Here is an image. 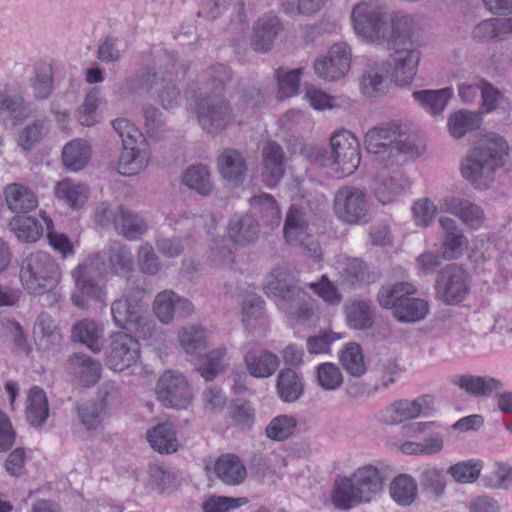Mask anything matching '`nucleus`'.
I'll return each mask as SVG.
<instances>
[{
	"mask_svg": "<svg viewBox=\"0 0 512 512\" xmlns=\"http://www.w3.org/2000/svg\"><path fill=\"white\" fill-rule=\"evenodd\" d=\"M365 149L382 165L373 180L372 190L382 204L394 201L411 185L408 176L394 159L399 155L419 156L425 150L424 141L415 130H367Z\"/></svg>",
	"mask_w": 512,
	"mask_h": 512,
	"instance_id": "1",
	"label": "nucleus"
},
{
	"mask_svg": "<svg viewBox=\"0 0 512 512\" xmlns=\"http://www.w3.org/2000/svg\"><path fill=\"white\" fill-rule=\"evenodd\" d=\"M508 151L507 141L498 134L481 135L461 163L462 177L477 190L489 188L496 171L504 166Z\"/></svg>",
	"mask_w": 512,
	"mask_h": 512,
	"instance_id": "2",
	"label": "nucleus"
},
{
	"mask_svg": "<svg viewBox=\"0 0 512 512\" xmlns=\"http://www.w3.org/2000/svg\"><path fill=\"white\" fill-rule=\"evenodd\" d=\"M178 75L177 57L173 52L163 51L156 58L155 66H148L135 77L127 79L120 88V95L127 96L139 90L150 91L163 83L158 100L164 108H173L179 103L180 92L174 83Z\"/></svg>",
	"mask_w": 512,
	"mask_h": 512,
	"instance_id": "3",
	"label": "nucleus"
},
{
	"mask_svg": "<svg viewBox=\"0 0 512 512\" xmlns=\"http://www.w3.org/2000/svg\"><path fill=\"white\" fill-rule=\"evenodd\" d=\"M209 76L212 80L211 86L214 95L205 90L196 96V113L199 124L223 127L242 125V121L238 119L242 114L241 107L233 109L225 99L216 95L222 91L225 82L231 78L229 68L219 64L211 69Z\"/></svg>",
	"mask_w": 512,
	"mask_h": 512,
	"instance_id": "4",
	"label": "nucleus"
},
{
	"mask_svg": "<svg viewBox=\"0 0 512 512\" xmlns=\"http://www.w3.org/2000/svg\"><path fill=\"white\" fill-rule=\"evenodd\" d=\"M265 294L273 298L276 305L288 317L308 320L312 316L310 296L297 284L293 274L285 268L277 267L267 275Z\"/></svg>",
	"mask_w": 512,
	"mask_h": 512,
	"instance_id": "5",
	"label": "nucleus"
},
{
	"mask_svg": "<svg viewBox=\"0 0 512 512\" xmlns=\"http://www.w3.org/2000/svg\"><path fill=\"white\" fill-rule=\"evenodd\" d=\"M382 488L383 477L380 471L372 465H365L357 468L350 477L335 481L332 502L335 507L348 510L372 501Z\"/></svg>",
	"mask_w": 512,
	"mask_h": 512,
	"instance_id": "6",
	"label": "nucleus"
},
{
	"mask_svg": "<svg viewBox=\"0 0 512 512\" xmlns=\"http://www.w3.org/2000/svg\"><path fill=\"white\" fill-rule=\"evenodd\" d=\"M19 276L30 294L45 295L49 305L59 301L54 289L60 281L61 271L48 253L36 251L29 254L21 263Z\"/></svg>",
	"mask_w": 512,
	"mask_h": 512,
	"instance_id": "7",
	"label": "nucleus"
},
{
	"mask_svg": "<svg viewBox=\"0 0 512 512\" xmlns=\"http://www.w3.org/2000/svg\"><path fill=\"white\" fill-rule=\"evenodd\" d=\"M29 120H32V124L26 128H41L47 122L46 117H38L37 106L27 101L22 92H0V125L18 127Z\"/></svg>",
	"mask_w": 512,
	"mask_h": 512,
	"instance_id": "8",
	"label": "nucleus"
},
{
	"mask_svg": "<svg viewBox=\"0 0 512 512\" xmlns=\"http://www.w3.org/2000/svg\"><path fill=\"white\" fill-rule=\"evenodd\" d=\"M385 7L376 0H364L356 4L351 13L353 28L363 39L383 43L387 21Z\"/></svg>",
	"mask_w": 512,
	"mask_h": 512,
	"instance_id": "9",
	"label": "nucleus"
},
{
	"mask_svg": "<svg viewBox=\"0 0 512 512\" xmlns=\"http://www.w3.org/2000/svg\"><path fill=\"white\" fill-rule=\"evenodd\" d=\"M145 293L138 280H127L121 298L111 305L112 319L117 327L132 330L144 322L142 300Z\"/></svg>",
	"mask_w": 512,
	"mask_h": 512,
	"instance_id": "10",
	"label": "nucleus"
},
{
	"mask_svg": "<svg viewBox=\"0 0 512 512\" xmlns=\"http://www.w3.org/2000/svg\"><path fill=\"white\" fill-rule=\"evenodd\" d=\"M104 275L103 266H99L97 258L92 254L78 264L71 272L75 284L73 303L78 307H84L89 298L101 300L104 292L100 282Z\"/></svg>",
	"mask_w": 512,
	"mask_h": 512,
	"instance_id": "11",
	"label": "nucleus"
},
{
	"mask_svg": "<svg viewBox=\"0 0 512 512\" xmlns=\"http://www.w3.org/2000/svg\"><path fill=\"white\" fill-rule=\"evenodd\" d=\"M286 242L298 246L315 258L321 257V247L318 240L309 232L306 212L295 206H290L283 228Z\"/></svg>",
	"mask_w": 512,
	"mask_h": 512,
	"instance_id": "12",
	"label": "nucleus"
},
{
	"mask_svg": "<svg viewBox=\"0 0 512 512\" xmlns=\"http://www.w3.org/2000/svg\"><path fill=\"white\" fill-rule=\"evenodd\" d=\"M330 145L336 166L335 177L353 174L359 167L361 157L359 141L352 130H337L330 138Z\"/></svg>",
	"mask_w": 512,
	"mask_h": 512,
	"instance_id": "13",
	"label": "nucleus"
},
{
	"mask_svg": "<svg viewBox=\"0 0 512 512\" xmlns=\"http://www.w3.org/2000/svg\"><path fill=\"white\" fill-rule=\"evenodd\" d=\"M468 273L458 264L443 268L435 282L436 298L448 305L462 302L469 294Z\"/></svg>",
	"mask_w": 512,
	"mask_h": 512,
	"instance_id": "14",
	"label": "nucleus"
},
{
	"mask_svg": "<svg viewBox=\"0 0 512 512\" xmlns=\"http://www.w3.org/2000/svg\"><path fill=\"white\" fill-rule=\"evenodd\" d=\"M157 399L167 408L184 409L192 400L187 379L180 373L166 371L156 385Z\"/></svg>",
	"mask_w": 512,
	"mask_h": 512,
	"instance_id": "15",
	"label": "nucleus"
},
{
	"mask_svg": "<svg viewBox=\"0 0 512 512\" xmlns=\"http://www.w3.org/2000/svg\"><path fill=\"white\" fill-rule=\"evenodd\" d=\"M140 358V343L131 334L119 331L110 336V344L106 351L107 366L121 372L134 364Z\"/></svg>",
	"mask_w": 512,
	"mask_h": 512,
	"instance_id": "16",
	"label": "nucleus"
},
{
	"mask_svg": "<svg viewBox=\"0 0 512 512\" xmlns=\"http://www.w3.org/2000/svg\"><path fill=\"white\" fill-rule=\"evenodd\" d=\"M334 211L338 219L348 224H358L368 212L366 195L354 186H343L334 196Z\"/></svg>",
	"mask_w": 512,
	"mask_h": 512,
	"instance_id": "17",
	"label": "nucleus"
},
{
	"mask_svg": "<svg viewBox=\"0 0 512 512\" xmlns=\"http://www.w3.org/2000/svg\"><path fill=\"white\" fill-rule=\"evenodd\" d=\"M351 64V50L344 42L336 43L327 54L314 62L315 73L326 81H335L345 76Z\"/></svg>",
	"mask_w": 512,
	"mask_h": 512,
	"instance_id": "18",
	"label": "nucleus"
},
{
	"mask_svg": "<svg viewBox=\"0 0 512 512\" xmlns=\"http://www.w3.org/2000/svg\"><path fill=\"white\" fill-rule=\"evenodd\" d=\"M97 258L99 266H103V273L111 272L118 276H127L133 271L134 261L131 249L119 241L110 242L101 251L92 254Z\"/></svg>",
	"mask_w": 512,
	"mask_h": 512,
	"instance_id": "19",
	"label": "nucleus"
},
{
	"mask_svg": "<svg viewBox=\"0 0 512 512\" xmlns=\"http://www.w3.org/2000/svg\"><path fill=\"white\" fill-rule=\"evenodd\" d=\"M433 404L434 398L431 395H423L415 400H398L381 411L379 420L387 425L400 424L418 417L425 410H431Z\"/></svg>",
	"mask_w": 512,
	"mask_h": 512,
	"instance_id": "20",
	"label": "nucleus"
},
{
	"mask_svg": "<svg viewBox=\"0 0 512 512\" xmlns=\"http://www.w3.org/2000/svg\"><path fill=\"white\" fill-rule=\"evenodd\" d=\"M392 55L390 75L398 86L410 84L417 73L421 53L415 45L391 47Z\"/></svg>",
	"mask_w": 512,
	"mask_h": 512,
	"instance_id": "21",
	"label": "nucleus"
},
{
	"mask_svg": "<svg viewBox=\"0 0 512 512\" xmlns=\"http://www.w3.org/2000/svg\"><path fill=\"white\" fill-rule=\"evenodd\" d=\"M286 154L276 141L268 140L262 148V181L273 188L283 178L286 169Z\"/></svg>",
	"mask_w": 512,
	"mask_h": 512,
	"instance_id": "22",
	"label": "nucleus"
},
{
	"mask_svg": "<svg viewBox=\"0 0 512 512\" xmlns=\"http://www.w3.org/2000/svg\"><path fill=\"white\" fill-rule=\"evenodd\" d=\"M283 30L281 19L274 12L261 15L253 25L251 45L256 52L269 51Z\"/></svg>",
	"mask_w": 512,
	"mask_h": 512,
	"instance_id": "23",
	"label": "nucleus"
},
{
	"mask_svg": "<svg viewBox=\"0 0 512 512\" xmlns=\"http://www.w3.org/2000/svg\"><path fill=\"white\" fill-rule=\"evenodd\" d=\"M390 69L391 62L388 60L369 63L361 77V92L371 98L384 95L389 89Z\"/></svg>",
	"mask_w": 512,
	"mask_h": 512,
	"instance_id": "24",
	"label": "nucleus"
},
{
	"mask_svg": "<svg viewBox=\"0 0 512 512\" xmlns=\"http://www.w3.org/2000/svg\"><path fill=\"white\" fill-rule=\"evenodd\" d=\"M217 168L221 177L234 185L243 183L248 170L246 158L234 148H225L219 153Z\"/></svg>",
	"mask_w": 512,
	"mask_h": 512,
	"instance_id": "25",
	"label": "nucleus"
},
{
	"mask_svg": "<svg viewBox=\"0 0 512 512\" xmlns=\"http://www.w3.org/2000/svg\"><path fill=\"white\" fill-rule=\"evenodd\" d=\"M67 369L69 374L74 376L81 385L89 387L99 381L102 366L98 360L89 355L74 353L68 358Z\"/></svg>",
	"mask_w": 512,
	"mask_h": 512,
	"instance_id": "26",
	"label": "nucleus"
},
{
	"mask_svg": "<svg viewBox=\"0 0 512 512\" xmlns=\"http://www.w3.org/2000/svg\"><path fill=\"white\" fill-rule=\"evenodd\" d=\"M440 208L444 212H448L459 217L464 224L472 229L480 228L485 220L482 208L466 199L456 197L444 198Z\"/></svg>",
	"mask_w": 512,
	"mask_h": 512,
	"instance_id": "27",
	"label": "nucleus"
},
{
	"mask_svg": "<svg viewBox=\"0 0 512 512\" xmlns=\"http://www.w3.org/2000/svg\"><path fill=\"white\" fill-rule=\"evenodd\" d=\"M439 223L444 231L441 246L442 258L453 260L459 258L467 247L468 240L457 222L450 217H441Z\"/></svg>",
	"mask_w": 512,
	"mask_h": 512,
	"instance_id": "28",
	"label": "nucleus"
},
{
	"mask_svg": "<svg viewBox=\"0 0 512 512\" xmlns=\"http://www.w3.org/2000/svg\"><path fill=\"white\" fill-rule=\"evenodd\" d=\"M452 383L473 397H491L494 392L503 390V383L491 376L464 374L453 379Z\"/></svg>",
	"mask_w": 512,
	"mask_h": 512,
	"instance_id": "29",
	"label": "nucleus"
},
{
	"mask_svg": "<svg viewBox=\"0 0 512 512\" xmlns=\"http://www.w3.org/2000/svg\"><path fill=\"white\" fill-rule=\"evenodd\" d=\"M414 19L410 15L396 13L385 24V39L391 47L415 45L412 41Z\"/></svg>",
	"mask_w": 512,
	"mask_h": 512,
	"instance_id": "30",
	"label": "nucleus"
},
{
	"mask_svg": "<svg viewBox=\"0 0 512 512\" xmlns=\"http://www.w3.org/2000/svg\"><path fill=\"white\" fill-rule=\"evenodd\" d=\"M338 274L341 285L348 288H358L375 280L366 264L358 258L345 257L339 261Z\"/></svg>",
	"mask_w": 512,
	"mask_h": 512,
	"instance_id": "31",
	"label": "nucleus"
},
{
	"mask_svg": "<svg viewBox=\"0 0 512 512\" xmlns=\"http://www.w3.org/2000/svg\"><path fill=\"white\" fill-rule=\"evenodd\" d=\"M249 374L255 378L272 376L280 365L279 357L268 350H251L244 356Z\"/></svg>",
	"mask_w": 512,
	"mask_h": 512,
	"instance_id": "32",
	"label": "nucleus"
},
{
	"mask_svg": "<svg viewBox=\"0 0 512 512\" xmlns=\"http://www.w3.org/2000/svg\"><path fill=\"white\" fill-rule=\"evenodd\" d=\"M116 215L115 230L127 240L136 241L146 233L148 225L140 214L120 205Z\"/></svg>",
	"mask_w": 512,
	"mask_h": 512,
	"instance_id": "33",
	"label": "nucleus"
},
{
	"mask_svg": "<svg viewBox=\"0 0 512 512\" xmlns=\"http://www.w3.org/2000/svg\"><path fill=\"white\" fill-rule=\"evenodd\" d=\"M259 224L250 214H235L228 224V236L236 244L246 245L258 238Z\"/></svg>",
	"mask_w": 512,
	"mask_h": 512,
	"instance_id": "34",
	"label": "nucleus"
},
{
	"mask_svg": "<svg viewBox=\"0 0 512 512\" xmlns=\"http://www.w3.org/2000/svg\"><path fill=\"white\" fill-rule=\"evenodd\" d=\"M10 226L18 239L25 242H35L43 235L44 226L47 230H50L53 222L45 213H42L40 219L15 216L10 222Z\"/></svg>",
	"mask_w": 512,
	"mask_h": 512,
	"instance_id": "35",
	"label": "nucleus"
},
{
	"mask_svg": "<svg viewBox=\"0 0 512 512\" xmlns=\"http://www.w3.org/2000/svg\"><path fill=\"white\" fill-rule=\"evenodd\" d=\"M276 391L283 402L297 401L304 393V380L301 373L291 367L281 369L277 376Z\"/></svg>",
	"mask_w": 512,
	"mask_h": 512,
	"instance_id": "36",
	"label": "nucleus"
},
{
	"mask_svg": "<svg viewBox=\"0 0 512 512\" xmlns=\"http://www.w3.org/2000/svg\"><path fill=\"white\" fill-rule=\"evenodd\" d=\"M4 196L8 208L16 214L28 213L38 206L35 193L19 183L7 185L4 189Z\"/></svg>",
	"mask_w": 512,
	"mask_h": 512,
	"instance_id": "37",
	"label": "nucleus"
},
{
	"mask_svg": "<svg viewBox=\"0 0 512 512\" xmlns=\"http://www.w3.org/2000/svg\"><path fill=\"white\" fill-rule=\"evenodd\" d=\"M349 327L356 330H367L374 323L375 308L371 301L355 299L344 305Z\"/></svg>",
	"mask_w": 512,
	"mask_h": 512,
	"instance_id": "38",
	"label": "nucleus"
},
{
	"mask_svg": "<svg viewBox=\"0 0 512 512\" xmlns=\"http://www.w3.org/2000/svg\"><path fill=\"white\" fill-rule=\"evenodd\" d=\"M107 405V394L102 396L99 401L77 403L75 407L77 418L87 431H95L101 427Z\"/></svg>",
	"mask_w": 512,
	"mask_h": 512,
	"instance_id": "39",
	"label": "nucleus"
},
{
	"mask_svg": "<svg viewBox=\"0 0 512 512\" xmlns=\"http://www.w3.org/2000/svg\"><path fill=\"white\" fill-rule=\"evenodd\" d=\"M217 477L227 485H239L246 478V468L239 457L233 454L222 455L215 463Z\"/></svg>",
	"mask_w": 512,
	"mask_h": 512,
	"instance_id": "40",
	"label": "nucleus"
},
{
	"mask_svg": "<svg viewBox=\"0 0 512 512\" xmlns=\"http://www.w3.org/2000/svg\"><path fill=\"white\" fill-rule=\"evenodd\" d=\"M249 203L253 212L259 215L263 225L271 229L280 225V209L272 195L267 193L255 195Z\"/></svg>",
	"mask_w": 512,
	"mask_h": 512,
	"instance_id": "41",
	"label": "nucleus"
},
{
	"mask_svg": "<svg viewBox=\"0 0 512 512\" xmlns=\"http://www.w3.org/2000/svg\"><path fill=\"white\" fill-rule=\"evenodd\" d=\"M416 291V287L408 282L387 283L378 290L377 301L382 308L393 309L394 313L398 304Z\"/></svg>",
	"mask_w": 512,
	"mask_h": 512,
	"instance_id": "42",
	"label": "nucleus"
},
{
	"mask_svg": "<svg viewBox=\"0 0 512 512\" xmlns=\"http://www.w3.org/2000/svg\"><path fill=\"white\" fill-rule=\"evenodd\" d=\"M90 145L86 140L74 139L67 143L62 151L63 164L69 171H79L89 162Z\"/></svg>",
	"mask_w": 512,
	"mask_h": 512,
	"instance_id": "43",
	"label": "nucleus"
},
{
	"mask_svg": "<svg viewBox=\"0 0 512 512\" xmlns=\"http://www.w3.org/2000/svg\"><path fill=\"white\" fill-rule=\"evenodd\" d=\"M49 416L48 400L45 392L34 386L29 390L26 419L33 427H41Z\"/></svg>",
	"mask_w": 512,
	"mask_h": 512,
	"instance_id": "44",
	"label": "nucleus"
},
{
	"mask_svg": "<svg viewBox=\"0 0 512 512\" xmlns=\"http://www.w3.org/2000/svg\"><path fill=\"white\" fill-rule=\"evenodd\" d=\"M147 439L151 447L161 454L176 452L179 446L173 426L166 422L149 430Z\"/></svg>",
	"mask_w": 512,
	"mask_h": 512,
	"instance_id": "45",
	"label": "nucleus"
},
{
	"mask_svg": "<svg viewBox=\"0 0 512 512\" xmlns=\"http://www.w3.org/2000/svg\"><path fill=\"white\" fill-rule=\"evenodd\" d=\"M412 96L425 110L437 115L444 111L453 96V89L446 87L438 90L414 91Z\"/></svg>",
	"mask_w": 512,
	"mask_h": 512,
	"instance_id": "46",
	"label": "nucleus"
},
{
	"mask_svg": "<svg viewBox=\"0 0 512 512\" xmlns=\"http://www.w3.org/2000/svg\"><path fill=\"white\" fill-rule=\"evenodd\" d=\"M55 195L72 209H78L86 203L89 189L86 185L73 182L67 178L56 184Z\"/></svg>",
	"mask_w": 512,
	"mask_h": 512,
	"instance_id": "47",
	"label": "nucleus"
},
{
	"mask_svg": "<svg viewBox=\"0 0 512 512\" xmlns=\"http://www.w3.org/2000/svg\"><path fill=\"white\" fill-rule=\"evenodd\" d=\"M102 331L96 322L84 319L73 325L71 331V339L86 345L92 352L98 353L102 349L100 339Z\"/></svg>",
	"mask_w": 512,
	"mask_h": 512,
	"instance_id": "48",
	"label": "nucleus"
},
{
	"mask_svg": "<svg viewBox=\"0 0 512 512\" xmlns=\"http://www.w3.org/2000/svg\"><path fill=\"white\" fill-rule=\"evenodd\" d=\"M148 163L147 150L139 148H124L118 160L117 171L124 176H133L140 173Z\"/></svg>",
	"mask_w": 512,
	"mask_h": 512,
	"instance_id": "49",
	"label": "nucleus"
},
{
	"mask_svg": "<svg viewBox=\"0 0 512 512\" xmlns=\"http://www.w3.org/2000/svg\"><path fill=\"white\" fill-rule=\"evenodd\" d=\"M428 302L411 296H406L396 307L395 318L400 322H416L422 320L428 313Z\"/></svg>",
	"mask_w": 512,
	"mask_h": 512,
	"instance_id": "50",
	"label": "nucleus"
},
{
	"mask_svg": "<svg viewBox=\"0 0 512 512\" xmlns=\"http://www.w3.org/2000/svg\"><path fill=\"white\" fill-rule=\"evenodd\" d=\"M340 362L344 370L353 377H361L367 371L362 348L358 343H349L340 354Z\"/></svg>",
	"mask_w": 512,
	"mask_h": 512,
	"instance_id": "51",
	"label": "nucleus"
},
{
	"mask_svg": "<svg viewBox=\"0 0 512 512\" xmlns=\"http://www.w3.org/2000/svg\"><path fill=\"white\" fill-rule=\"evenodd\" d=\"M183 183L201 195H208L213 189L210 172L205 165H192L186 169L182 177Z\"/></svg>",
	"mask_w": 512,
	"mask_h": 512,
	"instance_id": "52",
	"label": "nucleus"
},
{
	"mask_svg": "<svg viewBox=\"0 0 512 512\" xmlns=\"http://www.w3.org/2000/svg\"><path fill=\"white\" fill-rule=\"evenodd\" d=\"M226 355L227 349L225 347L212 350L201 358L196 368L197 371L205 380H213L219 373L224 371Z\"/></svg>",
	"mask_w": 512,
	"mask_h": 512,
	"instance_id": "53",
	"label": "nucleus"
},
{
	"mask_svg": "<svg viewBox=\"0 0 512 512\" xmlns=\"http://www.w3.org/2000/svg\"><path fill=\"white\" fill-rule=\"evenodd\" d=\"M390 495L400 505H410L416 498L417 485L408 475L397 476L390 484Z\"/></svg>",
	"mask_w": 512,
	"mask_h": 512,
	"instance_id": "54",
	"label": "nucleus"
},
{
	"mask_svg": "<svg viewBox=\"0 0 512 512\" xmlns=\"http://www.w3.org/2000/svg\"><path fill=\"white\" fill-rule=\"evenodd\" d=\"M30 86L34 98L43 100L48 98L53 91V70L48 64H41L37 67L35 75L30 78Z\"/></svg>",
	"mask_w": 512,
	"mask_h": 512,
	"instance_id": "55",
	"label": "nucleus"
},
{
	"mask_svg": "<svg viewBox=\"0 0 512 512\" xmlns=\"http://www.w3.org/2000/svg\"><path fill=\"white\" fill-rule=\"evenodd\" d=\"M326 0H279V6L288 16L310 17L322 10Z\"/></svg>",
	"mask_w": 512,
	"mask_h": 512,
	"instance_id": "56",
	"label": "nucleus"
},
{
	"mask_svg": "<svg viewBox=\"0 0 512 512\" xmlns=\"http://www.w3.org/2000/svg\"><path fill=\"white\" fill-rule=\"evenodd\" d=\"M297 426L296 419L290 415L274 417L265 428L266 436L274 441H285L290 438Z\"/></svg>",
	"mask_w": 512,
	"mask_h": 512,
	"instance_id": "57",
	"label": "nucleus"
},
{
	"mask_svg": "<svg viewBox=\"0 0 512 512\" xmlns=\"http://www.w3.org/2000/svg\"><path fill=\"white\" fill-rule=\"evenodd\" d=\"M481 469V461L467 460L450 466L447 473L457 483H472L478 479Z\"/></svg>",
	"mask_w": 512,
	"mask_h": 512,
	"instance_id": "58",
	"label": "nucleus"
},
{
	"mask_svg": "<svg viewBox=\"0 0 512 512\" xmlns=\"http://www.w3.org/2000/svg\"><path fill=\"white\" fill-rule=\"evenodd\" d=\"M422 488L435 497L444 493L446 482L443 470L436 467H426L419 476Z\"/></svg>",
	"mask_w": 512,
	"mask_h": 512,
	"instance_id": "59",
	"label": "nucleus"
},
{
	"mask_svg": "<svg viewBox=\"0 0 512 512\" xmlns=\"http://www.w3.org/2000/svg\"><path fill=\"white\" fill-rule=\"evenodd\" d=\"M177 295L171 290L160 292L154 300V312L162 323L168 324L175 314Z\"/></svg>",
	"mask_w": 512,
	"mask_h": 512,
	"instance_id": "60",
	"label": "nucleus"
},
{
	"mask_svg": "<svg viewBox=\"0 0 512 512\" xmlns=\"http://www.w3.org/2000/svg\"><path fill=\"white\" fill-rule=\"evenodd\" d=\"M318 384L324 390H336L343 383V376L340 369L333 363H322L317 367Z\"/></svg>",
	"mask_w": 512,
	"mask_h": 512,
	"instance_id": "61",
	"label": "nucleus"
},
{
	"mask_svg": "<svg viewBox=\"0 0 512 512\" xmlns=\"http://www.w3.org/2000/svg\"><path fill=\"white\" fill-rule=\"evenodd\" d=\"M234 425L242 430H250L255 422V409L245 400L237 399L231 410Z\"/></svg>",
	"mask_w": 512,
	"mask_h": 512,
	"instance_id": "62",
	"label": "nucleus"
},
{
	"mask_svg": "<svg viewBox=\"0 0 512 512\" xmlns=\"http://www.w3.org/2000/svg\"><path fill=\"white\" fill-rule=\"evenodd\" d=\"M301 73L302 70L299 68L288 72L277 70L278 90L281 98H288L297 94Z\"/></svg>",
	"mask_w": 512,
	"mask_h": 512,
	"instance_id": "63",
	"label": "nucleus"
},
{
	"mask_svg": "<svg viewBox=\"0 0 512 512\" xmlns=\"http://www.w3.org/2000/svg\"><path fill=\"white\" fill-rule=\"evenodd\" d=\"M248 502L245 497L212 496L203 504L204 512H226Z\"/></svg>",
	"mask_w": 512,
	"mask_h": 512,
	"instance_id": "64",
	"label": "nucleus"
}]
</instances>
